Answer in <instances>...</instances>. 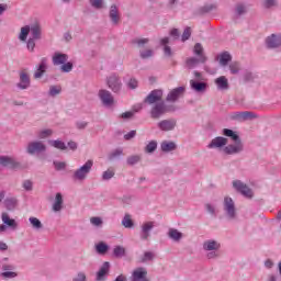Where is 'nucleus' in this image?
<instances>
[{
    "mask_svg": "<svg viewBox=\"0 0 281 281\" xmlns=\"http://www.w3.org/2000/svg\"><path fill=\"white\" fill-rule=\"evenodd\" d=\"M169 238H171L172 240H181L183 234H181V232H178L175 228H170L169 233H168Z\"/></svg>",
    "mask_w": 281,
    "mask_h": 281,
    "instance_id": "nucleus-31",
    "label": "nucleus"
},
{
    "mask_svg": "<svg viewBox=\"0 0 281 281\" xmlns=\"http://www.w3.org/2000/svg\"><path fill=\"white\" fill-rule=\"evenodd\" d=\"M0 251H8V244L0 241Z\"/></svg>",
    "mask_w": 281,
    "mask_h": 281,
    "instance_id": "nucleus-61",
    "label": "nucleus"
},
{
    "mask_svg": "<svg viewBox=\"0 0 281 281\" xmlns=\"http://www.w3.org/2000/svg\"><path fill=\"white\" fill-rule=\"evenodd\" d=\"M239 117L243 120H249V117H251V112H243Z\"/></svg>",
    "mask_w": 281,
    "mask_h": 281,
    "instance_id": "nucleus-60",
    "label": "nucleus"
},
{
    "mask_svg": "<svg viewBox=\"0 0 281 281\" xmlns=\"http://www.w3.org/2000/svg\"><path fill=\"white\" fill-rule=\"evenodd\" d=\"M231 61L232 55H229L228 53H223L222 55H220V65H222V67H226V65Z\"/></svg>",
    "mask_w": 281,
    "mask_h": 281,
    "instance_id": "nucleus-30",
    "label": "nucleus"
},
{
    "mask_svg": "<svg viewBox=\"0 0 281 281\" xmlns=\"http://www.w3.org/2000/svg\"><path fill=\"white\" fill-rule=\"evenodd\" d=\"M190 36H192V29H190V27L184 29L183 34H182V42L184 43V41H188V38H190Z\"/></svg>",
    "mask_w": 281,
    "mask_h": 281,
    "instance_id": "nucleus-47",
    "label": "nucleus"
},
{
    "mask_svg": "<svg viewBox=\"0 0 281 281\" xmlns=\"http://www.w3.org/2000/svg\"><path fill=\"white\" fill-rule=\"evenodd\" d=\"M126 255V249L124 248V247H122V246H116L115 248H114V256L116 257V258H122L123 256H125Z\"/></svg>",
    "mask_w": 281,
    "mask_h": 281,
    "instance_id": "nucleus-35",
    "label": "nucleus"
},
{
    "mask_svg": "<svg viewBox=\"0 0 281 281\" xmlns=\"http://www.w3.org/2000/svg\"><path fill=\"white\" fill-rule=\"evenodd\" d=\"M236 12H237V14H245V12H247V9L245 8V5L238 4L236 7Z\"/></svg>",
    "mask_w": 281,
    "mask_h": 281,
    "instance_id": "nucleus-54",
    "label": "nucleus"
},
{
    "mask_svg": "<svg viewBox=\"0 0 281 281\" xmlns=\"http://www.w3.org/2000/svg\"><path fill=\"white\" fill-rule=\"evenodd\" d=\"M60 91H63V88L58 87V86H52L49 89V95H58V93H60Z\"/></svg>",
    "mask_w": 281,
    "mask_h": 281,
    "instance_id": "nucleus-44",
    "label": "nucleus"
},
{
    "mask_svg": "<svg viewBox=\"0 0 281 281\" xmlns=\"http://www.w3.org/2000/svg\"><path fill=\"white\" fill-rule=\"evenodd\" d=\"M99 98L105 106H111V104H113L114 102L113 94H111L109 90H100Z\"/></svg>",
    "mask_w": 281,
    "mask_h": 281,
    "instance_id": "nucleus-9",
    "label": "nucleus"
},
{
    "mask_svg": "<svg viewBox=\"0 0 281 281\" xmlns=\"http://www.w3.org/2000/svg\"><path fill=\"white\" fill-rule=\"evenodd\" d=\"M177 126V122L175 120H164L158 123V127L160 131H172Z\"/></svg>",
    "mask_w": 281,
    "mask_h": 281,
    "instance_id": "nucleus-16",
    "label": "nucleus"
},
{
    "mask_svg": "<svg viewBox=\"0 0 281 281\" xmlns=\"http://www.w3.org/2000/svg\"><path fill=\"white\" fill-rule=\"evenodd\" d=\"M155 255L151 251H146L140 260V262H148V260H153Z\"/></svg>",
    "mask_w": 281,
    "mask_h": 281,
    "instance_id": "nucleus-46",
    "label": "nucleus"
},
{
    "mask_svg": "<svg viewBox=\"0 0 281 281\" xmlns=\"http://www.w3.org/2000/svg\"><path fill=\"white\" fill-rule=\"evenodd\" d=\"M231 74H238L240 71V64L238 61H234L229 65Z\"/></svg>",
    "mask_w": 281,
    "mask_h": 281,
    "instance_id": "nucleus-40",
    "label": "nucleus"
},
{
    "mask_svg": "<svg viewBox=\"0 0 281 281\" xmlns=\"http://www.w3.org/2000/svg\"><path fill=\"white\" fill-rule=\"evenodd\" d=\"M54 166L57 170H63L67 166L66 162H54Z\"/></svg>",
    "mask_w": 281,
    "mask_h": 281,
    "instance_id": "nucleus-59",
    "label": "nucleus"
},
{
    "mask_svg": "<svg viewBox=\"0 0 281 281\" xmlns=\"http://www.w3.org/2000/svg\"><path fill=\"white\" fill-rule=\"evenodd\" d=\"M155 227V223L153 222H146L142 226V236L140 238L143 240H148V236H150V229Z\"/></svg>",
    "mask_w": 281,
    "mask_h": 281,
    "instance_id": "nucleus-14",
    "label": "nucleus"
},
{
    "mask_svg": "<svg viewBox=\"0 0 281 281\" xmlns=\"http://www.w3.org/2000/svg\"><path fill=\"white\" fill-rule=\"evenodd\" d=\"M215 85L217 86V89H221V91H227V89H229V81L225 76H221L215 79Z\"/></svg>",
    "mask_w": 281,
    "mask_h": 281,
    "instance_id": "nucleus-17",
    "label": "nucleus"
},
{
    "mask_svg": "<svg viewBox=\"0 0 281 281\" xmlns=\"http://www.w3.org/2000/svg\"><path fill=\"white\" fill-rule=\"evenodd\" d=\"M133 115H134V113L133 112H124V113H122L121 114V117L123 119V120H131V117H133Z\"/></svg>",
    "mask_w": 281,
    "mask_h": 281,
    "instance_id": "nucleus-56",
    "label": "nucleus"
},
{
    "mask_svg": "<svg viewBox=\"0 0 281 281\" xmlns=\"http://www.w3.org/2000/svg\"><path fill=\"white\" fill-rule=\"evenodd\" d=\"M263 5L265 8H276V5H278V2L276 0H265Z\"/></svg>",
    "mask_w": 281,
    "mask_h": 281,
    "instance_id": "nucleus-51",
    "label": "nucleus"
},
{
    "mask_svg": "<svg viewBox=\"0 0 281 281\" xmlns=\"http://www.w3.org/2000/svg\"><path fill=\"white\" fill-rule=\"evenodd\" d=\"M161 98H164V92L161 90H154L145 99V102L147 104H155L156 102H160Z\"/></svg>",
    "mask_w": 281,
    "mask_h": 281,
    "instance_id": "nucleus-10",
    "label": "nucleus"
},
{
    "mask_svg": "<svg viewBox=\"0 0 281 281\" xmlns=\"http://www.w3.org/2000/svg\"><path fill=\"white\" fill-rule=\"evenodd\" d=\"M108 87L114 93H117V91H120V89H122V81H120V78L117 76L112 75L108 78Z\"/></svg>",
    "mask_w": 281,
    "mask_h": 281,
    "instance_id": "nucleus-7",
    "label": "nucleus"
},
{
    "mask_svg": "<svg viewBox=\"0 0 281 281\" xmlns=\"http://www.w3.org/2000/svg\"><path fill=\"white\" fill-rule=\"evenodd\" d=\"M68 58L69 57L67 56V54L56 53L53 56V65H65V63H67Z\"/></svg>",
    "mask_w": 281,
    "mask_h": 281,
    "instance_id": "nucleus-21",
    "label": "nucleus"
},
{
    "mask_svg": "<svg viewBox=\"0 0 281 281\" xmlns=\"http://www.w3.org/2000/svg\"><path fill=\"white\" fill-rule=\"evenodd\" d=\"M0 166L4 168H19V165L12 158L5 156L0 157Z\"/></svg>",
    "mask_w": 281,
    "mask_h": 281,
    "instance_id": "nucleus-19",
    "label": "nucleus"
},
{
    "mask_svg": "<svg viewBox=\"0 0 281 281\" xmlns=\"http://www.w3.org/2000/svg\"><path fill=\"white\" fill-rule=\"evenodd\" d=\"M29 221L34 229L43 228V223H41V220H38L36 217H30Z\"/></svg>",
    "mask_w": 281,
    "mask_h": 281,
    "instance_id": "nucleus-33",
    "label": "nucleus"
},
{
    "mask_svg": "<svg viewBox=\"0 0 281 281\" xmlns=\"http://www.w3.org/2000/svg\"><path fill=\"white\" fill-rule=\"evenodd\" d=\"M155 150H157V143L155 140H151L145 147V151H147V153H155Z\"/></svg>",
    "mask_w": 281,
    "mask_h": 281,
    "instance_id": "nucleus-39",
    "label": "nucleus"
},
{
    "mask_svg": "<svg viewBox=\"0 0 281 281\" xmlns=\"http://www.w3.org/2000/svg\"><path fill=\"white\" fill-rule=\"evenodd\" d=\"M113 177H115V171L108 169L106 171L103 172L102 175V179L104 181H109V179H113Z\"/></svg>",
    "mask_w": 281,
    "mask_h": 281,
    "instance_id": "nucleus-38",
    "label": "nucleus"
},
{
    "mask_svg": "<svg viewBox=\"0 0 281 281\" xmlns=\"http://www.w3.org/2000/svg\"><path fill=\"white\" fill-rule=\"evenodd\" d=\"M2 223H4V225L8 227H12V229H16V221L10 218L8 213H2Z\"/></svg>",
    "mask_w": 281,
    "mask_h": 281,
    "instance_id": "nucleus-27",
    "label": "nucleus"
},
{
    "mask_svg": "<svg viewBox=\"0 0 281 281\" xmlns=\"http://www.w3.org/2000/svg\"><path fill=\"white\" fill-rule=\"evenodd\" d=\"M74 69V64L71 63H66L63 64L61 66V71H64V74H69V71H71Z\"/></svg>",
    "mask_w": 281,
    "mask_h": 281,
    "instance_id": "nucleus-45",
    "label": "nucleus"
},
{
    "mask_svg": "<svg viewBox=\"0 0 281 281\" xmlns=\"http://www.w3.org/2000/svg\"><path fill=\"white\" fill-rule=\"evenodd\" d=\"M34 41V38H30L27 41L26 47L30 49V52H34V48L36 47V43Z\"/></svg>",
    "mask_w": 281,
    "mask_h": 281,
    "instance_id": "nucleus-52",
    "label": "nucleus"
},
{
    "mask_svg": "<svg viewBox=\"0 0 281 281\" xmlns=\"http://www.w3.org/2000/svg\"><path fill=\"white\" fill-rule=\"evenodd\" d=\"M190 86L191 89H193V91H196L198 93H202L203 91H205V89H207V83L196 82L194 80H190Z\"/></svg>",
    "mask_w": 281,
    "mask_h": 281,
    "instance_id": "nucleus-20",
    "label": "nucleus"
},
{
    "mask_svg": "<svg viewBox=\"0 0 281 281\" xmlns=\"http://www.w3.org/2000/svg\"><path fill=\"white\" fill-rule=\"evenodd\" d=\"M97 251L98 254H106V251H109V246L101 241L97 245Z\"/></svg>",
    "mask_w": 281,
    "mask_h": 281,
    "instance_id": "nucleus-37",
    "label": "nucleus"
},
{
    "mask_svg": "<svg viewBox=\"0 0 281 281\" xmlns=\"http://www.w3.org/2000/svg\"><path fill=\"white\" fill-rule=\"evenodd\" d=\"M267 47L273 49L276 47H280L281 45V35L272 34L266 40Z\"/></svg>",
    "mask_w": 281,
    "mask_h": 281,
    "instance_id": "nucleus-13",
    "label": "nucleus"
},
{
    "mask_svg": "<svg viewBox=\"0 0 281 281\" xmlns=\"http://www.w3.org/2000/svg\"><path fill=\"white\" fill-rule=\"evenodd\" d=\"M114 281H127V279L124 277V274H120Z\"/></svg>",
    "mask_w": 281,
    "mask_h": 281,
    "instance_id": "nucleus-64",
    "label": "nucleus"
},
{
    "mask_svg": "<svg viewBox=\"0 0 281 281\" xmlns=\"http://www.w3.org/2000/svg\"><path fill=\"white\" fill-rule=\"evenodd\" d=\"M135 135H137L136 131H131L127 134L124 135L125 139H133V137H135Z\"/></svg>",
    "mask_w": 281,
    "mask_h": 281,
    "instance_id": "nucleus-57",
    "label": "nucleus"
},
{
    "mask_svg": "<svg viewBox=\"0 0 281 281\" xmlns=\"http://www.w3.org/2000/svg\"><path fill=\"white\" fill-rule=\"evenodd\" d=\"M109 262L105 261L103 266L100 268V270L97 272V280L102 281L106 277V273H109Z\"/></svg>",
    "mask_w": 281,
    "mask_h": 281,
    "instance_id": "nucleus-24",
    "label": "nucleus"
},
{
    "mask_svg": "<svg viewBox=\"0 0 281 281\" xmlns=\"http://www.w3.org/2000/svg\"><path fill=\"white\" fill-rule=\"evenodd\" d=\"M74 281H87V276L82 272H79Z\"/></svg>",
    "mask_w": 281,
    "mask_h": 281,
    "instance_id": "nucleus-55",
    "label": "nucleus"
},
{
    "mask_svg": "<svg viewBox=\"0 0 281 281\" xmlns=\"http://www.w3.org/2000/svg\"><path fill=\"white\" fill-rule=\"evenodd\" d=\"M60 210H63V194L57 193L53 203V212H60Z\"/></svg>",
    "mask_w": 281,
    "mask_h": 281,
    "instance_id": "nucleus-26",
    "label": "nucleus"
},
{
    "mask_svg": "<svg viewBox=\"0 0 281 281\" xmlns=\"http://www.w3.org/2000/svg\"><path fill=\"white\" fill-rule=\"evenodd\" d=\"M53 134H54V132L52 130H42L38 133V138L40 139H47V137H52Z\"/></svg>",
    "mask_w": 281,
    "mask_h": 281,
    "instance_id": "nucleus-36",
    "label": "nucleus"
},
{
    "mask_svg": "<svg viewBox=\"0 0 281 281\" xmlns=\"http://www.w3.org/2000/svg\"><path fill=\"white\" fill-rule=\"evenodd\" d=\"M48 144L58 150H67V145L63 140H48Z\"/></svg>",
    "mask_w": 281,
    "mask_h": 281,
    "instance_id": "nucleus-29",
    "label": "nucleus"
},
{
    "mask_svg": "<svg viewBox=\"0 0 281 281\" xmlns=\"http://www.w3.org/2000/svg\"><path fill=\"white\" fill-rule=\"evenodd\" d=\"M45 144H43L42 142H33L30 143L27 146V153L30 155H34V153H43L45 151Z\"/></svg>",
    "mask_w": 281,
    "mask_h": 281,
    "instance_id": "nucleus-11",
    "label": "nucleus"
},
{
    "mask_svg": "<svg viewBox=\"0 0 281 281\" xmlns=\"http://www.w3.org/2000/svg\"><path fill=\"white\" fill-rule=\"evenodd\" d=\"M20 89H27L30 87V75L25 71L20 72V82L18 83Z\"/></svg>",
    "mask_w": 281,
    "mask_h": 281,
    "instance_id": "nucleus-18",
    "label": "nucleus"
},
{
    "mask_svg": "<svg viewBox=\"0 0 281 281\" xmlns=\"http://www.w3.org/2000/svg\"><path fill=\"white\" fill-rule=\"evenodd\" d=\"M16 276L19 274L14 271H4L1 273V277L4 278L5 280L16 278Z\"/></svg>",
    "mask_w": 281,
    "mask_h": 281,
    "instance_id": "nucleus-42",
    "label": "nucleus"
},
{
    "mask_svg": "<svg viewBox=\"0 0 281 281\" xmlns=\"http://www.w3.org/2000/svg\"><path fill=\"white\" fill-rule=\"evenodd\" d=\"M30 32L32 35V38L35 41H40L41 38V25L38 23H35L30 26Z\"/></svg>",
    "mask_w": 281,
    "mask_h": 281,
    "instance_id": "nucleus-25",
    "label": "nucleus"
},
{
    "mask_svg": "<svg viewBox=\"0 0 281 281\" xmlns=\"http://www.w3.org/2000/svg\"><path fill=\"white\" fill-rule=\"evenodd\" d=\"M90 223L94 225L95 227H100L102 225V218L101 217H91Z\"/></svg>",
    "mask_w": 281,
    "mask_h": 281,
    "instance_id": "nucleus-48",
    "label": "nucleus"
},
{
    "mask_svg": "<svg viewBox=\"0 0 281 281\" xmlns=\"http://www.w3.org/2000/svg\"><path fill=\"white\" fill-rule=\"evenodd\" d=\"M45 71H47V58H42L40 65L36 66L34 78L38 80V78H43L45 75Z\"/></svg>",
    "mask_w": 281,
    "mask_h": 281,
    "instance_id": "nucleus-8",
    "label": "nucleus"
},
{
    "mask_svg": "<svg viewBox=\"0 0 281 281\" xmlns=\"http://www.w3.org/2000/svg\"><path fill=\"white\" fill-rule=\"evenodd\" d=\"M122 225L125 226L127 229H131L133 227V218H131L130 214H126L122 220Z\"/></svg>",
    "mask_w": 281,
    "mask_h": 281,
    "instance_id": "nucleus-32",
    "label": "nucleus"
},
{
    "mask_svg": "<svg viewBox=\"0 0 281 281\" xmlns=\"http://www.w3.org/2000/svg\"><path fill=\"white\" fill-rule=\"evenodd\" d=\"M193 54L196 57H191L187 59L188 67H196L199 64H204L207 60V57H205V54L203 53V45L201 43H196L193 48Z\"/></svg>",
    "mask_w": 281,
    "mask_h": 281,
    "instance_id": "nucleus-2",
    "label": "nucleus"
},
{
    "mask_svg": "<svg viewBox=\"0 0 281 281\" xmlns=\"http://www.w3.org/2000/svg\"><path fill=\"white\" fill-rule=\"evenodd\" d=\"M220 248L221 244H218L216 240H206L203 244V249H205V251H214Z\"/></svg>",
    "mask_w": 281,
    "mask_h": 281,
    "instance_id": "nucleus-22",
    "label": "nucleus"
},
{
    "mask_svg": "<svg viewBox=\"0 0 281 281\" xmlns=\"http://www.w3.org/2000/svg\"><path fill=\"white\" fill-rule=\"evenodd\" d=\"M160 148L162 153H172V150L177 149V144H175V142L165 140L161 143Z\"/></svg>",
    "mask_w": 281,
    "mask_h": 281,
    "instance_id": "nucleus-23",
    "label": "nucleus"
},
{
    "mask_svg": "<svg viewBox=\"0 0 281 281\" xmlns=\"http://www.w3.org/2000/svg\"><path fill=\"white\" fill-rule=\"evenodd\" d=\"M224 210L229 218L236 217V206L234 205V200H232V198L224 199Z\"/></svg>",
    "mask_w": 281,
    "mask_h": 281,
    "instance_id": "nucleus-6",
    "label": "nucleus"
},
{
    "mask_svg": "<svg viewBox=\"0 0 281 281\" xmlns=\"http://www.w3.org/2000/svg\"><path fill=\"white\" fill-rule=\"evenodd\" d=\"M91 168H93V160H88L83 166L75 171L74 179H77V181H85L89 172H91Z\"/></svg>",
    "mask_w": 281,
    "mask_h": 281,
    "instance_id": "nucleus-3",
    "label": "nucleus"
},
{
    "mask_svg": "<svg viewBox=\"0 0 281 281\" xmlns=\"http://www.w3.org/2000/svg\"><path fill=\"white\" fill-rule=\"evenodd\" d=\"M91 7L100 10L102 8V0H90Z\"/></svg>",
    "mask_w": 281,
    "mask_h": 281,
    "instance_id": "nucleus-50",
    "label": "nucleus"
},
{
    "mask_svg": "<svg viewBox=\"0 0 281 281\" xmlns=\"http://www.w3.org/2000/svg\"><path fill=\"white\" fill-rule=\"evenodd\" d=\"M168 111H170V109L166 106V103L160 102V103H156L153 106L150 115L153 120H159V117H161V115H165V113H168Z\"/></svg>",
    "mask_w": 281,
    "mask_h": 281,
    "instance_id": "nucleus-4",
    "label": "nucleus"
},
{
    "mask_svg": "<svg viewBox=\"0 0 281 281\" xmlns=\"http://www.w3.org/2000/svg\"><path fill=\"white\" fill-rule=\"evenodd\" d=\"M183 93H186V88L183 87L176 88L169 92V94L167 95V101L175 102L179 100V98H181Z\"/></svg>",
    "mask_w": 281,
    "mask_h": 281,
    "instance_id": "nucleus-12",
    "label": "nucleus"
},
{
    "mask_svg": "<svg viewBox=\"0 0 281 281\" xmlns=\"http://www.w3.org/2000/svg\"><path fill=\"white\" fill-rule=\"evenodd\" d=\"M233 187L236 189L237 192H240L244 196H247V199H251L254 196V192L247 184L240 182V180H236L233 182Z\"/></svg>",
    "mask_w": 281,
    "mask_h": 281,
    "instance_id": "nucleus-5",
    "label": "nucleus"
},
{
    "mask_svg": "<svg viewBox=\"0 0 281 281\" xmlns=\"http://www.w3.org/2000/svg\"><path fill=\"white\" fill-rule=\"evenodd\" d=\"M29 34H30V25L22 27L19 35L20 41H27Z\"/></svg>",
    "mask_w": 281,
    "mask_h": 281,
    "instance_id": "nucleus-34",
    "label": "nucleus"
},
{
    "mask_svg": "<svg viewBox=\"0 0 281 281\" xmlns=\"http://www.w3.org/2000/svg\"><path fill=\"white\" fill-rule=\"evenodd\" d=\"M205 207L210 214H214V206H212V204H206Z\"/></svg>",
    "mask_w": 281,
    "mask_h": 281,
    "instance_id": "nucleus-63",
    "label": "nucleus"
},
{
    "mask_svg": "<svg viewBox=\"0 0 281 281\" xmlns=\"http://www.w3.org/2000/svg\"><path fill=\"white\" fill-rule=\"evenodd\" d=\"M68 146H69L70 150H76V148H78V145L76 144V142H69Z\"/></svg>",
    "mask_w": 281,
    "mask_h": 281,
    "instance_id": "nucleus-62",
    "label": "nucleus"
},
{
    "mask_svg": "<svg viewBox=\"0 0 281 281\" xmlns=\"http://www.w3.org/2000/svg\"><path fill=\"white\" fill-rule=\"evenodd\" d=\"M137 85H138V82L134 78L130 79V81L127 82V87L130 89H137Z\"/></svg>",
    "mask_w": 281,
    "mask_h": 281,
    "instance_id": "nucleus-53",
    "label": "nucleus"
},
{
    "mask_svg": "<svg viewBox=\"0 0 281 281\" xmlns=\"http://www.w3.org/2000/svg\"><path fill=\"white\" fill-rule=\"evenodd\" d=\"M223 135H225V137H231V139L235 142V144L228 145L224 148L225 155H238V153H243V142H240L238 134L229 128H224Z\"/></svg>",
    "mask_w": 281,
    "mask_h": 281,
    "instance_id": "nucleus-1",
    "label": "nucleus"
},
{
    "mask_svg": "<svg viewBox=\"0 0 281 281\" xmlns=\"http://www.w3.org/2000/svg\"><path fill=\"white\" fill-rule=\"evenodd\" d=\"M134 45H137V47H144L148 43V38H137L133 41Z\"/></svg>",
    "mask_w": 281,
    "mask_h": 281,
    "instance_id": "nucleus-43",
    "label": "nucleus"
},
{
    "mask_svg": "<svg viewBox=\"0 0 281 281\" xmlns=\"http://www.w3.org/2000/svg\"><path fill=\"white\" fill-rule=\"evenodd\" d=\"M142 158L137 155H134V156H130L127 158V164L128 166H135V164H138V161L140 160Z\"/></svg>",
    "mask_w": 281,
    "mask_h": 281,
    "instance_id": "nucleus-41",
    "label": "nucleus"
},
{
    "mask_svg": "<svg viewBox=\"0 0 281 281\" xmlns=\"http://www.w3.org/2000/svg\"><path fill=\"white\" fill-rule=\"evenodd\" d=\"M32 181H30V180H25L24 182H23V188H24V190H32Z\"/></svg>",
    "mask_w": 281,
    "mask_h": 281,
    "instance_id": "nucleus-58",
    "label": "nucleus"
},
{
    "mask_svg": "<svg viewBox=\"0 0 281 281\" xmlns=\"http://www.w3.org/2000/svg\"><path fill=\"white\" fill-rule=\"evenodd\" d=\"M153 56V49L140 50L142 58H150Z\"/></svg>",
    "mask_w": 281,
    "mask_h": 281,
    "instance_id": "nucleus-49",
    "label": "nucleus"
},
{
    "mask_svg": "<svg viewBox=\"0 0 281 281\" xmlns=\"http://www.w3.org/2000/svg\"><path fill=\"white\" fill-rule=\"evenodd\" d=\"M223 146H227V138L225 137H215L209 144V148H223Z\"/></svg>",
    "mask_w": 281,
    "mask_h": 281,
    "instance_id": "nucleus-15",
    "label": "nucleus"
},
{
    "mask_svg": "<svg viewBox=\"0 0 281 281\" xmlns=\"http://www.w3.org/2000/svg\"><path fill=\"white\" fill-rule=\"evenodd\" d=\"M110 19L113 23H120V14L117 13V7L115 5L111 7Z\"/></svg>",
    "mask_w": 281,
    "mask_h": 281,
    "instance_id": "nucleus-28",
    "label": "nucleus"
}]
</instances>
